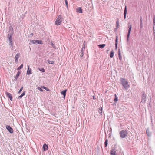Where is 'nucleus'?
Wrapping results in <instances>:
<instances>
[{"instance_id":"f257e3e1","label":"nucleus","mask_w":155,"mask_h":155,"mask_svg":"<svg viewBox=\"0 0 155 155\" xmlns=\"http://www.w3.org/2000/svg\"><path fill=\"white\" fill-rule=\"evenodd\" d=\"M120 81L121 82V84L123 86L124 88L127 89H128L129 86L128 81L125 79L123 78H120Z\"/></svg>"},{"instance_id":"f03ea898","label":"nucleus","mask_w":155,"mask_h":155,"mask_svg":"<svg viewBox=\"0 0 155 155\" xmlns=\"http://www.w3.org/2000/svg\"><path fill=\"white\" fill-rule=\"evenodd\" d=\"M63 21V18L62 16L60 15H59L55 21V24L57 25H60Z\"/></svg>"},{"instance_id":"7ed1b4c3","label":"nucleus","mask_w":155,"mask_h":155,"mask_svg":"<svg viewBox=\"0 0 155 155\" xmlns=\"http://www.w3.org/2000/svg\"><path fill=\"white\" fill-rule=\"evenodd\" d=\"M127 132L126 130H122L120 132V137L122 138H124L127 136Z\"/></svg>"},{"instance_id":"20e7f679","label":"nucleus","mask_w":155,"mask_h":155,"mask_svg":"<svg viewBox=\"0 0 155 155\" xmlns=\"http://www.w3.org/2000/svg\"><path fill=\"white\" fill-rule=\"evenodd\" d=\"M131 29V25H130L128 26V32L127 33V41H128L129 40V38L130 36V32Z\"/></svg>"},{"instance_id":"39448f33","label":"nucleus","mask_w":155,"mask_h":155,"mask_svg":"<svg viewBox=\"0 0 155 155\" xmlns=\"http://www.w3.org/2000/svg\"><path fill=\"white\" fill-rule=\"evenodd\" d=\"M6 128L8 130L10 133H12L13 132L12 128L9 125H7L6 127Z\"/></svg>"},{"instance_id":"423d86ee","label":"nucleus","mask_w":155,"mask_h":155,"mask_svg":"<svg viewBox=\"0 0 155 155\" xmlns=\"http://www.w3.org/2000/svg\"><path fill=\"white\" fill-rule=\"evenodd\" d=\"M6 96L8 97V98H9L11 101H12V96L10 93L8 92H6Z\"/></svg>"},{"instance_id":"0eeeda50","label":"nucleus","mask_w":155,"mask_h":155,"mask_svg":"<svg viewBox=\"0 0 155 155\" xmlns=\"http://www.w3.org/2000/svg\"><path fill=\"white\" fill-rule=\"evenodd\" d=\"M31 74H32L31 69H30L29 66H28V70L27 71L26 74L27 75H30Z\"/></svg>"},{"instance_id":"6e6552de","label":"nucleus","mask_w":155,"mask_h":155,"mask_svg":"<svg viewBox=\"0 0 155 155\" xmlns=\"http://www.w3.org/2000/svg\"><path fill=\"white\" fill-rule=\"evenodd\" d=\"M110 155H116V151L114 149H112L110 151Z\"/></svg>"},{"instance_id":"1a4fd4ad","label":"nucleus","mask_w":155,"mask_h":155,"mask_svg":"<svg viewBox=\"0 0 155 155\" xmlns=\"http://www.w3.org/2000/svg\"><path fill=\"white\" fill-rule=\"evenodd\" d=\"M43 148L44 151L48 150V146L46 144H44L43 145Z\"/></svg>"},{"instance_id":"9d476101","label":"nucleus","mask_w":155,"mask_h":155,"mask_svg":"<svg viewBox=\"0 0 155 155\" xmlns=\"http://www.w3.org/2000/svg\"><path fill=\"white\" fill-rule=\"evenodd\" d=\"M146 134H147L148 136H151V133L149 131V129L148 128H147L146 130Z\"/></svg>"},{"instance_id":"9b49d317","label":"nucleus","mask_w":155,"mask_h":155,"mask_svg":"<svg viewBox=\"0 0 155 155\" xmlns=\"http://www.w3.org/2000/svg\"><path fill=\"white\" fill-rule=\"evenodd\" d=\"M76 12L78 13H82L83 12L82 9L81 7H78L76 9Z\"/></svg>"},{"instance_id":"f8f14e48","label":"nucleus","mask_w":155,"mask_h":155,"mask_svg":"<svg viewBox=\"0 0 155 155\" xmlns=\"http://www.w3.org/2000/svg\"><path fill=\"white\" fill-rule=\"evenodd\" d=\"M127 13V7L126 6L125 7V8L124 10V19H126V15Z\"/></svg>"},{"instance_id":"ddd939ff","label":"nucleus","mask_w":155,"mask_h":155,"mask_svg":"<svg viewBox=\"0 0 155 155\" xmlns=\"http://www.w3.org/2000/svg\"><path fill=\"white\" fill-rule=\"evenodd\" d=\"M67 91V90L66 89H65V90H63L61 92V94L63 95L64 98L65 97Z\"/></svg>"},{"instance_id":"4468645a","label":"nucleus","mask_w":155,"mask_h":155,"mask_svg":"<svg viewBox=\"0 0 155 155\" xmlns=\"http://www.w3.org/2000/svg\"><path fill=\"white\" fill-rule=\"evenodd\" d=\"M8 38L10 41H12V36L11 34H8Z\"/></svg>"},{"instance_id":"2eb2a0df","label":"nucleus","mask_w":155,"mask_h":155,"mask_svg":"<svg viewBox=\"0 0 155 155\" xmlns=\"http://www.w3.org/2000/svg\"><path fill=\"white\" fill-rule=\"evenodd\" d=\"M117 43H118V37L117 36H116V39H115V47L116 49H117Z\"/></svg>"},{"instance_id":"dca6fc26","label":"nucleus","mask_w":155,"mask_h":155,"mask_svg":"<svg viewBox=\"0 0 155 155\" xmlns=\"http://www.w3.org/2000/svg\"><path fill=\"white\" fill-rule=\"evenodd\" d=\"M102 108L101 107H100L99 108V110H98V111L99 113L101 115L102 114Z\"/></svg>"},{"instance_id":"f3484780","label":"nucleus","mask_w":155,"mask_h":155,"mask_svg":"<svg viewBox=\"0 0 155 155\" xmlns=\"http://www.w3.org/2000/svg\"><path fill=\"white\" fill-rule=\"evenodd\" d=\"M25 92L24 91L23 92V93L20 96H19L18 97V99H21L23 96H24V95H25Z\"/></svg>"},{"instance_id":"a211bd4d","label":"nucleus","mask_w":155,"mask_h":155,"mask_svg":"<svg viewBox=\"0 0 155 155\" xmlns=\"http://www.w3.org/2000/svg\"><path fill=\"white\" fill-rule=\"evenodd\" d=\"M20 74H21V72H19V71H18L17 72V73L15 76V80H17V79L18 78L19 76L20 75Z\"/></svg>"},{"instance_id":"6ab92c4d","label":"nucleus","mask_w":155,"mask_h":155,"mask_svg":"<svg viewBox=\"0 0 155 155\" xmlns=\"http://www.w3.org/2000/svg\"><path fill=\"white\" fill-rule=\"evenodd\" d=\"M38 40H32L30 41L33 44H38Z\"/></svg>"},{"instance_id":"aec40b11","label":"nucleus","mask_w":155,"mask_h":155,"mask_svg":"<svg viewBox=\"0 0 155 155\" xmlns=\"http://www.w3.org/2000/svg\"><path fill=\"white\" fill-rule=\"evenodd\" d=\"M114 54V52L113 51V50H112L111 51L110 53V57L111 58H112L113 57Z\"/></svg>"},{"instance_id":"412c9836","label":"nucleus","mask_w":155,"mask_h":155,"mask_svg":"<svg viewBox=\"0 0 155 155\" xmlns=\"http://www.w3.org/2000/svg\"><path fill=\"white\" fill-rule=\"evenodd\" d=\"M105 46V44H100L98 46V47L101 48H103Z\"/></svg>"},{"instance_id":"4be33fe9","label":"nucleus","mask_w":155,"mask_h":155,"mask_svg":"<svg viewBox=\"0 0 155 155\" xmlns=\"http://www.w3.org/2000/svg\"><path fill=\"white\" fill-rule=\"evenodd\" d=\"M118 56H119V59L120 60H122V57H121V54L120 53V50L119 49L118 50Z\"/></svg>"},{"instance_id":"5701e85b","label":"nucleus","mask_w":155,"mask_h":155,"mask_svg":"<svg viewBox=\"0 0 155 155\" xmlns=\"http://www.w3.org/2000/svg\"><path fill=\"white\" fill-rule=\"evenodd\" d=\"M144 94H143V97H142L143 99L141 100V102H145V97L144 96Z\"/></svg>"},{"instance_id":"b1692460","label":"nucleus","mask_w":155,"mask_h":155,"mask_svg":"<svg viewBox=\"0 0 155 155\" xmlns=\"http://www.w3.org/2000/svg\"><path fill=\"white\" fill-rule=\"evenodd\" d=\"M20 54L19 53H18L15 55V58L16 59H18L20 57Z\"/></svg>"},{"instance_id":"393cba45","label":"nucleus","mask_w":155,"mask_h":155,"mask_svg":"<svg viewBox=\"0 0 155 155\" xmlns=\"http://www.w3.org/2000/svg\"><path fill=\"white\" fill-rule=\"evenodd\" d=\"M41 88H42L44 89H45V90H46V91H50V90L48 88L44 86H41Z\"/></svg>"},{"instance_id":"a878e982","label":"nucleus","mask_w":155,"mask_h":155,"mask_svg":"<svg viewBox=\"0 0 155 155\" xmlns=\"http://www.w3.org/2000/svg\"><path fill=\"white\" fill-rule=\"evenodd\" d=\"M48 63L49 64H54V62L53 61H48Z\"/></svg>"},{"instance_id":"bb28decb","label":"nucleus","mask_w":155,"mask_h":155,"mask_svg":"<svg viewBox=\"0 0 155 155\" xmlns=\"http://www.w3.org/2000/svg\"><path fill=\"white\" fill-rule=\"evenodd\" d=\"M105 147H106L108 144V140L107 139H106L105 142L104 143Z\"/></svg>"},{"instance_id":"cd10ccee","label":"nucleus","mask_w":155,"mask_h":155,"mask_svg":"<svg viewBox=\"0 0 155 155\" xmlns=\"http://www.w3.org/2000/svg\"><path fill=\"white\" fill-rule=\"evenodd\" d=\"M115 98L114 99V101L115 102H117V101H118V98L116 96V94H115Z\"/></svg>"},{"instance_id":"c85d7f7f","label":"nucleus","mask_w":155,"mask_h":155,"mask_svg":"<svg viewBox=\"0 0 155 155\" xmlns=\"http://www.w3.org/2000/svg\"><path fill=\"white\" fill-rule=\"evenodd\" d=\"M23 67V64H21L19 67L18 68L17 70H20V69H22Z\"/></svg>"},{"instance_id":"c756f323","label":"nucleus","mask_w":155,"mask_h":155,"mask_svg":"<svg viewBox=\"0 0 155 155\" xmlns=\"http://www.w3.org/2000/svg\"><path fill=\"white\" fill-rule=\"evenodd\" d=\"M142 18H140V28H142V27H143V25H142Z\"/></svg>"},{"instance_id":"7c9ffc66","label":"nucleus","mask_w":155,"mask_h":155,"mask_svg":"<svg viewBox=\"0 0 155 155\" xmlns=\"http://www.w3.org/2000/svg\"><path fill=\"white\" fill-rule=\"evenodd\" d=\"M39 71H41L42 72H45V70L43 68H39Z\"/></svg>"},{"instance_id":"2f4dec72","label":"nucleus","mask_w":155,"mask_h":155,"mask_svg":"<svg viewBox=\"0 0 155 155\" xmlns=\"http://www.w3.org/2000/svg\"><path fill=\"white\" fill-rule=\"evenodd\" d=\"M23 87H21V88L20 89V90L18 92V94H20L21 92L22 91V90H23Z\"/></svg>"},{"instance_id":"473e14b6","label":"nucleus","mask_w":155,"mask_h":155,"mask_svg":"<svg viewBox=\"0 0 155 155\" xmlns=\"http://www.w3.org/2000/svg\"><path fill=\"white\" fill-rule=\"evenodd\" d=\"M116 25H117V28H118V27L119 26V22L117 20V21H116Z\"/></svg>"},{"instance_id":"72a5a7b5","label":"nucleus","mask_w":155,"mask_h":155,"mask_svg":"<svg viewBox=\"0 0 155 155\" xmlns=\"http://www.w3.org/2000/svg\"><path fill=\"white\" fill-rule=\"evenodd\" d=\"M51 45L54 48H55V46H54L53 43L52 41L51 42Z\"/></svg>"},{"instance_id":"f704fd0d","label":"nucleus","mask_w":155,"mask_h":155,"mask_svg":"<svg viewBox=\"0 0 155 155\" xmlns=\"http://www.w3.org/2000/svg\"><path fill=\"white\" fill-rule=\"evenodd\" d=\"M66 5L67 8H68V2L67 0H65Z\"/></svg>"},{"instance_id":"c9c22d12","label":"nucleus","mask_w":155,"mask_h":155,"mask_svg":"<svg viewBox=\"0 0 155 155\" xmlns=\"http://www.w3.org/2000/svg\"><path fill=\"white\" fill-rule=\"evenodd\" d=\"M38 44H42V41H41V40H38Z\"/></svg>"},{"instance_id":"e433bc0d","label":"nucleus","mask_w":155,"mask_h":155,"mask_svg":"<svg viewBox=\"0 0 155 155\" xmlns=\"http://www.w3.org/2000/svg\"><path fill=\"white\" fill-rule=\"evenodd\" d=\"M38 90H39V91H41L43 92V90L41 88H40V87H38Z\"/></svg>"},{"instance_id":"4c0bfd02","label":"nucleus","mask_w":155,"mask_h":155,"mask_svg":"<svg viewBox=\"0 0 155 155\" xmlns=\"http://www.w3.org/2000/svg\"><path fill=\"white\" fill-rule=\"evenodd\" d=\"M81 54L80 55V56L82 57L83 55V52L82 51V50L81 51Z\"/></svg>"},{"instance_id":"58836bf2","label":"nucleus","mask_w":155,"mask_h":155,"mask_svg":"<svg viewBox=\"0 0 155 155\" xmlns=\"http://www.w3.org/2000/svg\"><path fill=\"white\" fill-rule=\"evenodd\" d=\"M12 41H10L9 45H10L11 46H12V45H13V44H12Z\"/></svg>"},{"instance_id":"ea45409f","label":"nucleus","mask_w":155,"mask_h":155,"mask_svg":"<svg viewBox=\"0 0 155 155\" xmlns=\"http://www.w3.org/2000/svg\"><path fill=\"white\" fill-rule=\"evenodd\" d=\"M84 43H85V42H84L83 44V46L82 47V49H85V44Z\"/></svg>"},{"instance_id":"a19ab883","label":"nucleus","mask_w":155,"mask_h":155,"mask_svg":"<svg viewBox=\"0 0 155 155\" xmlns=\"http://www.w3.org/2000/svg\"><path fill=\"white\" fill-rule=\"evenodd\" d=\"M155 24V17H154L153 19V25Z\"/></svg>"},{"instance_id":"79ce46f5","label":"nucleus","mask_w":155,"mask_h":155,"mask_svg":"<svg viewBox=\"0 0 155 155\" xmlns=\"http://www.w3.org/2000/svg\"><path fill=\"white\" fill-rule=\"evenodd\" d=\"M15 62H17L18 61V59L15 58Z\"/></svg>"},{"instance_id":"37998d69","label":"nucleus","mask_w":155,"mask_h":155,"mask_svg":"<svg viewBox=\"0 0 155 155\" xmlns=\"http://www.w3.org/2000/svg\"><path fill=\"white\" fill-rule=\"evenodd\" d=\"M153 29H155V24L153 25Z\"/></svg>"},{"instance_id":"c03bdc74","label":"nucleus","mask_w":155,"mask_h":155,"mask_svg":"<svg viewBox=\"0 0 155 155\" xmlns=\"http://www.w3.org/2000/svg\"><path fill=\"white\" fill-rule=\"evenodd\" d=\"M153 34L154 36H155V32H153Z\"/></svg>"},{"instance_id":"a18cd8bd","label":"nucleus","mask_w":155,"mask_h":155,"mask_svg":"<svg viewBox=\"0 0 155 155\" xmlns=\"http://www.w3.org/2000/svg\"><path fill=\"white\" fill-rule=\"evenodd\" d=\"M93 98L94 99V96H93Z\"/></svg>"},{"instance_id":"49530a36","label":"nucleus","mask_w":155,"mask_h":155,"mask_svg":"<svg viewBox=\"0 0 155 155\" xmlns=\"http://www.w3.org/2000/svg\"><path fill=\"white\" fill-rule=\"evenodd\" d=\"M153 29V32H155V29Z\"/></svg>"},{"instance_id":"de8ad7c7","label":"nucleus","mask_w":155,"mask_h":155,"mask_svg":"<svg viewBox=\"0 0 155 155\" xmlns=\"http://www.w3.org/2000/svg\"><path fill=\"white\" fill-rule=\"evenodd\" d=\"M33 35V34L32 33H31V35Z\"/></svg>"}]
</instances>
